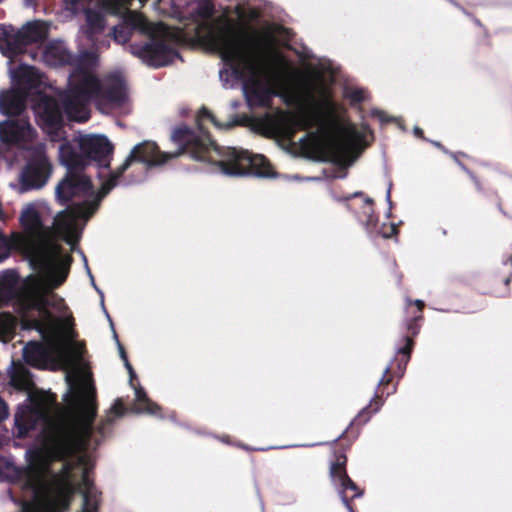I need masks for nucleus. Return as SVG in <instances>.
Instances as JSON below:
<instances>
[{
	"instance_id": "obj_1",
	"label": "nucleus",
	"mask_w": 512,
	"mask_h": 512,
	"mask_svg": "<svg viewBox=\"0 0 512 512\" xmlns=\"http://www.w3.org/2000/svg\"><path fill=\"white\" fill-rule=\"evenodd\" d=\"M132 0L119 13L103 10L104 26L98 32L88 31L87 19L82 31L93 41L104 30L106 16L124 18L112 30V37L118 43H126L132 31H139L147 37L143 43H132L129 52L147 66L160 68L179 58L177 47L194 36L205 43L212 51L219 53L230 67L220 71V78L226 88L224 77L232 75L241 81V88L250 107L268 106L274 96L296 108L286 112L276 110L251 120L257 132L270 136L291 139L295 131L313 129L299 141L303 148L323 147V63H309L307 75L297 85H291L293 68L276 46V38L269 29L241 30L233 25L210 23L209 3H194L187 12L193 19V27L185 30L172 28L161 22H149L142 14L129 9Z\"/></svg>"
},
{
	"instance_id": "obj_2",
	"label": "nucleus",
	"mask_w": 512,
	"mask_h": 512,
	"mask_svg": "<svg viewBox=\"0 0 512 512\" xmlns=\"http://www.w3.org/2000/svg\"><path fill=\"white\" fill-rule=\"evenodd\" d=\"M97 397L91 355L86 341L79 339L72 314L66 308V510L71 498L80 497L76 512H99L102 491L96 486L92 473L94 452L105 428L126 413L121 399H117L106 417L95 427Z\"/></svg>"
},
{
	"instance_id": "obj_3",
	"label": "nucleus",
	"mask_w": 512,
	"mask_h": 512,
	"mask_svg": "<svg viewBox=\"0 0 512 512\" xmlns=\"http://www.w3.org/2000/svg\"><path fill=\"white\" fill-rule=\"evenodd\" d=\"M10 385L26 392L29 402L15 413L16 436L25 438L31 431H40L38 445L27 452L25 472L36 511L64 512V405H58L56 394L39 390L31 371L21 363L13 365Z\"/></svg>"
},
{
	"instance_id": "obj_4",
	"label": "nucleus",
	"mask_w": 512,
	"mask_h": 512,
	"mask_svg": "<svg viewBox=\"0 0 512 512\" xmlns=\"http://www.w3.org/2000/svg\"><path fill=\"white\" fill-rule=\"evenodd\" d=\"M22 232L6 237L0 231V262L12 250L29 262L35 274L24 282L23 299L31 296L35 305H41L43 291L55 290L64 283V210L59 211L52 225H45L39 211L30 206L20 216Z\"/></svg>"
},
{
	"instance_id": "obj_5",
	"label": "nucleus",
	"mask_w": 512,
	"mask_h": 512,
	"mask_svg": "<svg viewBox=\"0 0 512 512\" xmlns=\"http://www.w3.org/2000/svg\"><path fill=\"white\" fill-rule=\"evenodd\" d=\"M205 120L211 121L218 128H228L233 123L220 124L211 112L202 108L198 113V128L191 130L179 126L172 132L171 139L178 146L174 152H160L156 143L143 141L133 147L129 156L147 167L161 166L168 160L188 153L197 161L214 163L226 176L240 177L252 175L259 178H273L276 173L263 155L251 154L247 150L234 147H220L210 138L203 128Z\"/></svg>"
},
{
	"instance_id": "obj_6",
	"label": "nucleus",
	"mask_w": 512,
	"mask_h": 512,
	"mask_svg": "<svg viewBox=\"0 0 512 512\" xmlns=\"http://www.w3.org/2000/svg\"><path fill=\"white\" fill-rule=\"evenodd\" d=\"M69 75L66 81V121L85 122L90 117L89 103L94 101L103 112L124 108L129 100L125 78L120 71L98 73L99 58L93 51L71 55L66 51Z\"/></svg>"
},
{
	"instance_id": "obj_7",
	"label": "nucleus",
	"mask_w": 512,
	"mask_h": 512,
	"mask_svg": "<svg viewBox=\"0 0 512 512\" xmlns=\"http://www.w3.org/2000/svg\"><path fill=\"white\" fill-rule=\"evenodd\" d=\"M29 309L38 312L33 327L42 335L44 343L29 342L23 349L26 364L38 369L64 371V300H56L54 290L43 291L41 305H35L31 296L23 299Z\"/></svg>"
},
{
	"instance_id": "obj_8",
	"label": "nucleus",
	"mask_w": 512,
	"mask_h": 512,
	"mask_svg": "<svg viewBox=\"0 0 512 512\" xmlns=\"http://www.w3.org/2000/svg\"><path fill=\"white\" fill-rule=\"evenodd\" d=\"M87 160L66 156V245L74 250L89 219L103 200L87 173Z\"/></svg>"
},
{
	"instance_id": "obj_9",
	"label": "nucleus",
	"mask_w": 512,
	"mask_h": 512,
	"mask_svg": "<svg viewBox=\"0 0 512 512\" xmlns=\"http://www.w3.org/2000/svg\"><path fill=\"white\" fill-rule=\"evenodd\" d=\"M47 33L41 21L28 22L18 30L0 24V52L7 58H16L25 53L28 45L43 43Z\"/></svg>"
},
{
	"instance_id": "obj_10",
	"label": "nucleus",
	"mask_w": 512,
	"mask_h": 512,
	"mask_svg": "<svg viewBox=\"0 0 512 512\" xmlns=\"http://www.w3.org/2000/svg\"><path fill=\"white\" fill-rule=\"evenodd\" d=\"M32 110L37 124L47 133L54 134L64 126V91L59 92L58 98L37 91L31 98Z\"/></svg>"
},
{
	"instance_id": "obj_11",
	"label": "nucleus",
	"mask_w": 512,
	"mask_h": 512,
	"mask_svg": "<svg viewBox=\"0 0 512 512\" xmlns=\"http://www.w3.org/2000/svg\"><path fill=\"white\" fill-rule=\"evenodd\" d=\"M78 151L66 144V156H80L87 160V167L92 161L100 168L108 169L111 164L113 144L103 134H79L76 138Z\"/></svg>"
},
{
	"instance_id": "obj_12",
	"label": "nucleus",
	"mask_w": 512,
	"mask_h": 512,
	"mask_svg": "<svg viewBox=\"0 0 512 512\" xmlns=\"http://www.w3.org/2000/svg\"><path fill=\"white\" fill-rule=\"evenodd\" d=\"M37 131L28 118L7 119L0 122V140L4 144L26 148L37 137Z\"/></svg>"
},
{
	"instance_id": "obj_13",
	"label": "nucleus",
	"mask_w": 512,
	"mask_h": 512,
	"mask_svg": "<svg viewBox=\"0 0 512 512\" xmlns=\"http://www.w3.org/2000/svg\"><path fill=\"white\" fill-rule=\"evenodd\" d=\"M109 323H110L111 329L113 331V337L117 343L119 355H120L121 359L123 360L124 366L126 367V369L128 371V374L130 377V379H129L130 385L134 389L135 398H134V402H133V405L131 408L132 412L136 413V414H147V415L161 418L162 415L160 414V407L155 402H153L152 400H150L148 398L146 392L144 391V389L141 386H134L133 378L135 377V372L127 359V355L124 350V347L121 345V343L118 340V336L114 330L112 321Z\"/></svg>"
},
{
	"instance_id": "obj_14",
	"label": "nucleus",
	"mask_w": 512,
	"mask_h": 512,
	"mask_svg": "<svg viewBox=\"0 0 512 512\" xmlns=\"http://www.w3.org/2000/svg\"><path fill=\"white\" fill-rule=\"evenodd\" d=\"M51 165L44 155H36L30 159L20 174V192L40 189L48 179Z\"/></svg>"
},
{
	"instance_id": "obj_15",
	"label": "nucleus",
	"mask_w": 512,
	"mask_h": 512,
	"mask_svg": "<svg viewBox=\"0 0 512 512\" xmlns=\"http://www.w3.org/2000/svg\"><path fill=\"white\" fill-rule=\"evenodd\" d=\"M345 464L346 457L343 455L338 456L336 461L330 467V477L333 484L338 489L342 503L348 512H354L346 498L345 492L349 489L356 492L353 497H360L362 495V491L358 490L355 483L347 476Z\"/></svg>"
},
{
	"instance_id": "obj_16",
	"label": "nucleus",
	"mask_w": 512,
	"mask_h": 512,
	"mask_svg": "<svg viewBox=\"0 0 512 512\" xmlns=\"http://www.w3.org/2000/svg\"><path fill=\"white\" fill-rule=\"evenodd\" d=\"M13 82L15 88L26 92L30 99L37 91H42V74L33 66L20 65L13 72Z\"/></svg>"
},
{
	"instance_id": "obj_17",
	"label": "nucleus",
	"mask_w": 512,
	"mask_h": 512,
	"mask_svg": "<svg viewBox=\"0 0 512 512\" xmlns=\"http://www.w3.org/2000/svg\"><path fill=\"white\" fill-rule=\"evenodd\" d=\"M30 97L26 92L11 88L0 92V112L8 117L20 116L26 109Z\"/></svg>"
},
{
	"instance_id": "obj_18",
	"label": "nucleus",
	"mask_w": 512,
	"mask_h": 512,
	"mask_svg": "<svg viewBox=\"0 0 512 512\" xmlns=\"http://www.w3.org/2000/svg\"><path fill=\"white\" fill-rule=\"evenodd\" d=\"M42 60L49 67H61L64 65V42L52 41L42 52Z\"/></svg>"
},
{
	"instance_id": "obj_19",
	"label": "nucleus",
	"mask_w": 512,
	"mask_h": 512,
	"mask_svg": "<svg viewBox=\"0 0 512 512\" xmlns=\"http://www.w3.org/2000/svg\"><path fill=\"white\" fill-rule=\"evenodd\" d=\"M133 160L128 155L125 161L115 170L109 173V176L100 185L101 194L103 199L109 194V192L117 186L118 179L124 174V172L130 167Z\"/></svg>"
},
{
	"instance_id": "obj_20",
	"label": "nucleus",
	"mask_w": 512,
	"mask_h": 512,
	"mask_svg": "<svg viewBox=\"0 0 512 512\" xmlns=\"http://www.w3.org/2000/svg\"><path fill=\"white\" fill-rule=\"evenodd\" d=\"M234 14L239 21L247 22L257 19L259 17V10L254 7L239 4L235 6Z\"/></svg>"
},
{
	"instance_id": "obj_21",
	"label": "nucleus",
	"mask_w": 512,
	"mask_h": 512,
	"mask_svg": "<svg viewBox=\"0 0 512 512\" xmlns=\"http://www.w3.org/2000/svg\"><path fill=\"white\" fill-rule=\"evenodd\" d=\"M70 250H71V251H77V252L79 253V255L81 256V258H82V260H83V262H84L85 268H86V270H87V273H88V275H89V277H90L91 284H92V286L95 288V290L97 291V293L100 295V302H101L102 310H103V312H104V314H105L106 318L108 319V321H109V322H111V317H110V315L108 314V312H107V310H106V308H105V305H104V294H103V292H102V291H101V290L96 286V284H95V282H94V277H93V275H92V273H91V271H90V269H89V267H88L87 259H86L85 255H84V253H83L82 251H80V250H77V249H76V247L74 248V250H72L71 248H70Z\"/></svg>"
},
{
	"instance_id": "obj_22",
	"label": "nucleus",
	"mask_w": 512,
	"mask_h": 512,
	"mask_svg": "<svg viewBox=\"0 0 512 512\" xmlns=\"http://www.w3.org/2000/svg\"><path fill=\"white\" fill-rule=\"evenodd\" d=\"M13 332V318L9 314L0 315V340L10 338Z\"/></svg>"
},
{
	"instance_id": "obj_23",
	"label": "nucleus",
	"mask_w": 512,
	"mask_h": 512,
	"mask_svg": "<svg viewBox=\"0 0 512 512\" xmlns=\"http://www.w3.org/2000/svg\"><path fill=\"white\" fill-rule=\"evenodd\" d=\"M345 97L348 98L351 103L357 104L366 99L367 93L363 88L351 87L345 90Z\"/></svg>"
},
{
	"instance_id": "obj_24",
	"label": "nucleus",
	"mask_w": 512,
	"mask_h": 512,
	"mask_svg": "<svg viewBox=\"0 0 512 512\" xmlns=\"http://www.w3.org/2000/svg\"><path fill=\"white\" fill-rule=\"evenodd\" d=\"M56 198L60 204L64 205V177L58 181L56 186Z\"/></svg>"
},
{
	"instance_id": "obj_25",
	"label": "nucleus",
	"mask_w": 512,
	"mask_h": 512,
	"mask_svg": "<svg viewBox=\"0 0 512 512\" xmlns=\"http://www.w3.org/2000/svg\"><path fill=\"white\" fill-rule=\"evenodd\" d=\"M405 341H406V345L404 347L400 348L398 350V352L402 353L406 356L405 363H407L409 360V357H410L413 342H412V339L409 337L405 338Z\"/></svg>"
},
{
	"instance_id": "obj_26",
	"label": "nucleus",
	"mask_w": 512,
	"mask_h": 512,
	"mask_svg": "<svg viewBox=\"0 0 512 512\" xmlns=\"http://www.w3.org/2000/svg\"><path fill=\"white\" fill-rule=\"evenodd\" d=\"M9 415V410L6 402L0 398V423L5 420Z\"/></svg>"
},
{
	"instance_id": "obj_27",
	"label": "nucleus",
	"mask_w": 512,
	"mask_h": 512,
	"mask_svg": "<svg viewBox=\"0 0 512 512\" xmlns=\"http://www.w3.org/2000/svg\"><path fill=\"white\" fill-rule=\"evenodd\" d=\"M391 189H392V183L390 182L388 184V188H387V191H386V202L388 204V212H386V216L387 217H390L391 216V209H392V201H391Z\"/></svg>"
},
{
	"instance_id": "obj_28",
	"label": "nucleus",
	"mask_w": 512,
	"mask_h": 512,
	"mask_svg": "<svg viewBox=\"0 0 512 512\" xmlns=\"http://www.w3.org/2000/svg\"><path fill=\"white\" fill-rule=\"evenodd\" d=\"M58 163L60 165H64V142L60 143L58 145V157H57Z\"/></svg>"
},
{
	"instance_id": "obj_29",
	"label": "nucleus",
	"mask_w": 512,
	"mask_h": 512,
	"mask_svg": "<svg viewBox=\"0 0 512 512\" xmlns=\"http://www.w3.org/2000/svg\"><path fill=\"white\" fill-rule=\"evenodd\" d=\"M359 196H362V192H359V191H358V192H355V193H353V194H351V195H347V196H345V197H337V196H334V195H333V198H334V200H336V201H348V200H350V199H352V198L359 197Z\"/></svg>"
},
{
	"instance_id": "obj_30",
	"label": "nucleus",
	"mask_w": 512,
	"mask_h": 512,
	"mask_svg": "<svg viewBox=\"0 0 512 512\" xmlns=\"http://www.w3.org/2000/svg\"><path fill=\"white\" fill-rule=\"evenodd\" d=\"M373 115L376 116L379 121L381 122H387L390 120V118H388L385 113L383 111H380V110H375L373 111Z\"/></svg>"
},
{
	"instance_id": "obj_31",
	"label": "nucleus",
	"mask_w": 512,
	"mask_h": 512,
	"mask_svg": "<svg viewBox=\"0 0 512 512\" xmlns=\"http://www.w3.org/2000/svg\"><path fill=\"white\" fill-rule=\"evenodd\" d=\"M364 202H365V204H367V205H369V206H370V209H369V211H368L367 213H372V212H373L372 205H373V203H374L373 199H372V198H370V197H366V198L364 199Z\"/></svg>"
},
{
	"instance_id": "obj_32",
	"label": "nucleus",
	"mask_w": 512,
	"mask_h": 512,
	"mask_svg": "<svg viewBox=\"0 0 512 512\" xmlns=\"http://www.w3.org/2000/svg\"><path fill=\"white\" fill-rule=\"evenodd\" d=\"M65 260H66V274H67L69 266H70L71 261H72L71 256L68 253H66Z\"/></svg>"
},
{
	"instance_id": "obj_33",
	"label": "nucleus",
	"mask_w": 512,
	"mask_h": 512,
	"mask_svg": "<svg viewBox=\"0 0 512 512\" xmlns=\"http://www.w3.org/2000/svg\"><path fill=\"white\" fill-rule=\"evenodd\" d=\"M415 304L417 305L419 312H421V311H422V308H423V306H424L423 301H422V300H416V301H415Z\"/></svg>"
},
{
	"instance_id": "obj_34",
	"label": "nucleus",
	"mask_w": 512,
	"mask_h": 512,
	"mask_svg": "<svg viewBox=\"0 0 512 512\" xmlns=\"http://www.w3.org/2000/svg\"><path fill=\"white\" fill-rule=\"evenodd\" d=\"M422 130L419 127L414 128V134L418 137L422 136Z\"/></svg>"
},
{
	"instance_id": "obj_35",
	"label": "nucleus",
	"mask_w": 512,
	"mask_h": 512,
	"mask_svg": "<svg viewBox=\"0 0 512 512\" xmlns=\"http://www.w3.org/2000/svg\"><path fill=\"white\" fill-rule=\"evenodd\" d=\"M396 232H397V228H396V226H395V225H392V226H391V233H393V234H394V233H396Z\"/></svg>"
},
{
	"instance_id": "obj_36",
	"label": "nucleus",
	"mask_w": 512,
	"mask_h": 512,
	"mask_svg": "<svg viewBox=\"0 0 512 512\" xmlns=\"http://www.w3.org/2000/svg\"><path fill=\"white\" fill-rule=\"evenodd\" d=\"M433 144L435 145V147H438L440 149H443L441 144L439 142H433Z\"/></svg>"
},
{
	"instance_id": "obj_37",
	"label": "nucleus",
	"mask_w": 512,
	"mask_h": 512,
	"mask_svg": "<svg viewBox=\"0 0 512 512\" xmlns=\"http://www.w3.org/2000/svg\"><path fill=\"white\" fill-rule=\"evenodd\" d=\"M389 370H390V366H387V367L385 368V370H384V374H387V373L389 372Z\"/></svg>"
},
{
	"instance_id": "obj_38",
	"label": "nucleus",
	"mask_w": 512,
	"mask_h": 512,
	"mask_svg": "<svg viewBox=\"0 0 512 512\" xmlns=\"http://www.w3.org/2000/svg\"><path fill=\"white\" fill-rule=\"evenodd\" d=\"M232 105H233L234 107H237V105H238V104H237L236 102H233V103H232Z\"/></svg>"
},
{
	"instance_id": "obj_39",
	"label": "nucleus",
	"mask_w": 512,
	"mask_h": 512,
	"mask_svg": "<svg viewBox=\"0 0 512 512\" xmlns=\"http://www.w3.org/2000/svg\"><path fill=\"white\" fill-rule=\"evenodd\" d=\"M384 382V378L380 379V382L379 384L383 383Z\"/></svg>"
},
{
	"instance_id": "obj_40",
	"label": "nucleus",
	"mask_w": 512,
	"mask_h": 512,
	"mask_svg": "<svg viewBox=\"0 0 512 512\" xmlns=\"http://www.w3.org/2000/svg\"><path fill=\"white\" fill-rule=\"evenodd\" d=\"M510 261H511V264H512V256H511V259H510Z\"/></svg>"
}]
</instances>
